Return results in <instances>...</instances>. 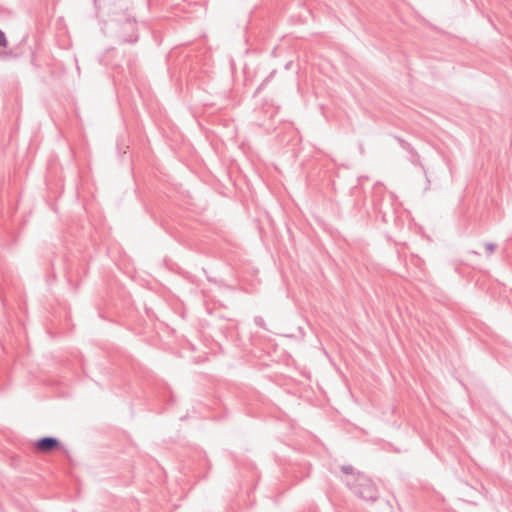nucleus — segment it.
<instances>
[{
    "label": "nucleus",
    "instance_id": "7ed1b4c3",
    "mask_svg": "<svg viewBox=\"0 0 512 512\" xmlns=\"http://www.w3.org/2000/svg\"><path fill=\"white\" fill-rule=\"evenodd\" d=\"M0 46L6 47L7 46V40L4 35V33L0 30Z\"/></svg>",
    "mask_w": 512,
    "mask_h": 512
},
{
    "label": "nucleus",
    "instance_id": "f03ea898",
    "mask_svg": "<svg viewBox=\"0 0 512 512\" xmlns=\"http://www.w3.org/2000/svg\"><path fill=\"white\" fill-rule=\"evenodd\" d=\"M365 488L368 491V494L366 495L363 492H360L361 497L366 498V499H375L374 487L371 484L367 483V484H365Z\"/></svg>",
    "mask_w": 512,
    "mask_h": 512
},
{
    "label": "nucleus",
    "instance_id": "f257e3e1",
    "mask_svg": "<svg viewBox=\"0 0 512 512\" xmlns=\"http://www.w3.org/2000/svg\"><path fill=\"white\" fill-rule=\"evenodd\" d=\"M35 448L42 453H48L59 446V441L52 437H45L35 442Z\"/></svg>",
    "mask_w": 512,
    "mask_h": 512
},
{
    "label": "nucleus",
    "instance_id": "20e7f679",
    "mask_svg": "<svg viewBox=\"0 0 512 512\" xmlns=\"http://www.w3.org/2000/svg\"><path fill=\"white\" fill-rule=\"evenodd\" d=\"M488 250H491V251H492V250H493V246H492V245H490V246L488 247Z\"/></svg>",
    "mask_w": 512,
    "mask_h": 512
}]
</instances>
